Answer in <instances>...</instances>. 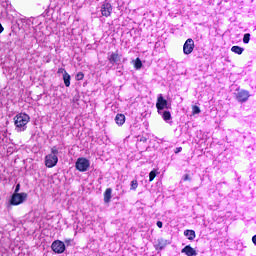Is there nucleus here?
I'll return each mask as SVG.
<instances>
[{
    "mask_svg": "<svg viewBox=\"0 0 256 256\" xmlns=\"http://www.w3.org/2000/svg\"><path fill=\"white\" fill-rule=\"evenodd\" d=\"M193 49H195V41H193L191 38H188L183 46L184 55H191V53H193Z\"/></svg>",
    "mask_w": 256,
    "mask_h": 256,
    "instance_id": "obj_4",
    "label": "nucleus"
},
{
    "mask_svg": "<svg viewBox=\"0 0 256 256\" xmlns=\"http://www.w3.org/2000/svg\"><path fill=\"white\" fill-rule=\"evenodd\" d=\"M27 200V193H14L11 197L10 203L12 205H21V203Z\"/></svg>",
    "mask_w": 256,
    "mask_h": 256,
    "instance_id": "obj_2",
    "label": "nucleus"
},
{
    "mask_svg": "<svg viewBox=\"0 0 256 256\" xmlns=\"http://www.w3.org/2000/svg\"><path fill=\"white\" fill-rule=\"evenodd\" d=\"M50 155H56V157H57V155H59V149H57V147H55V146L52 147Z\"/></svg>",
    "mask_w": 256,
    "mask_h": 256,
    "instance_id": "obj_25",
    "label": "nucleus"
},
{
    "mask_svg": "<svg viewBox=\"0 0 256 256\" xmlns=\"http://www.w3.org/2000/svg\"><path fill=\"white\" fill-rule=\"evenodd\" d=\"M231 51L232 53H236V55H243L245 49L241 46H232Z\"/></svg>",
    "mask_w": 256,
    "mask_h": 256,
    "instance_id": "obj_15",
    "label": "nucleus"
},
{
    "mask_svg": "<svg viewBox=\"0 0 256 256\" xmlns=\"http://www.w3.org/2000/svg\"><path fill=\"white\" fill-rule=\"evenodd\" d=\"M58 73H63V75H65V73H67V71L65 70V68H59Z\"/></svg>",
    "mask_w": 256,
    "mask_h": 256,
    "instance_id": "obj_26",
    "label": "nucleus"
},
{
    "mask_svg": "<svg viewBox=\"0 0 256 256\" xmlns=\"http://www.w3.org/2000/svg\"><path fill=\"white\" fill-rule=\"evenodd\" d=\"M91 163L87 158H78L76 161V169L82 173L89 169Z\"/></svg>",
    "mask_w": 256,
    "mask_h": 256,
    "instance_id": "obj_3",
    "label": "nucleus"
},
{
    "mask_svg": "<svg viewBox=\"0 0 256 256\" xmlns=\"http://www.w3.org/2000/svg\"><path fill=\"white\" fill-rule=\"evenodd\" d=\"M107 59L112 65H115V63H118V61H121V56H119V52H112V53H108Z\"/></svg>",
    "mask_w": 256,
    "mask_h": 256,
    "instance_id": "obj_11",
    "label": "nucleus"
},
{
    "mask_svg": "<svg viewBox=\"0 0 256 256\" xmlns=\"http://www.w3.org/2000/svg\"><path fill=\"white\" fill-rule=\"evenodd\" d=\"M57 163H59V158L57 157V155L48 154L45 156V165L49 169L55 167Z\"/></svg>",
    "mask_w": 256,
    "mask_h": 256,
    "instance_id": "obj_5",
    "label": "nucleus"
},
{
    "mask_svg": "<svg viewBox=\"0 0 256 256\" xmlns=\"http://www.w3.org/2000/svg\"><path fill=\"white\" fill-rule=\"evenodd\" d=\"M184 235L189 239V241H193V239H195V232L193 230H185Z\"/></svg>",
    "mask_w": 256,
    "mask_h": 256,
    "instance_id": "obj_17",
    "label": "nucleus"
},
{
    "mask_svg": "<svg viewBox=\"0 0 256 256\" xmlns=\"http://www.w3.org/2000/svg\"><path fill=\"white\" fill-rule=\"evenodd\" d=\"M181 253H185L187 256H197V250L189 245L185 246Z\"/></svg>",
    "mask_w": 256,
    "mask_h": 256,
    "instance_id": "obj_12",
    "label": "nucleus"
},
{
    "mask_svg": "<svg viewBox=\"0 0 256 256\" xmlns=\"http://www.w3.org/2000/svg\"><path fill=\"white\" fill-rule=\"evenodd\" d=\"M170 243L171 242H169V240L160 238L156 241L154 247L156 251H163V249L166 248Z\"/></svg>",
    "mask_w": 256,
    "mask_h": 256,
    "instance_id": "obj_9",
    "label": "nucleus"
},
{
    "mask_svg": "<svg viewBox=\"0 0 256 256\" xmlns=\"http://www.w3.org/2000/svg\"><path fill=\"white\" fill-rule=\"evenodd\" d=\"M134 67L137 70H139V69H141V67H143V62H141L140 58H136V60L134 62Z\"/></svg>",
    "mask_w": 256,
    "mask_h": 256,
    "instance_id": "obj_19",
    "label": "nucleus"
},
{
    "mask_svg": "<svg viewBox=\"0 0 256 256\" xmlns=\"http://www.w3.org/2000/svg\"><path fill=\"white\" fill-rule=\"evenodd\" d=\"M192 113L193 115H199V113H201V108H199V106H193Z\"/></svg>",
    "mask_w": 256,
    "mask_h": 256,
    "instance_id": "obj_22",
    "label": "nucleus"
},
{
    "mask_svg": "<svg viewBox=\"0 0 256 256\" xmlns=\"http://www.w3.org/2000/svg\"><path fill=\"white\" fill-rule=\"evenodd\" d=\"M181 151H183V148L182 147H178V148H176L175 153H181Z\"/></svg>",
    "mask_w": 256,
    "mask_h": 256,
    "instance_id": "obj_28",
    "label": "nucleus"
},
{
    "mask_svg": "<svg viewBox=\"0 0 256 256\" xmlns=\"http://www.w3.org/2000/svg\"><path fill=\"white\" fill-rule=\"evenodd\" d=\"M31 121V117L25 113H20L14 117L15 129L18 133L27 130V124Z\"/></svg>",
    "mask_w": 256,
    "mask_h": 256,
    "instance_id": "obj_1",
    "label": "nucleus"
},
{
    "mask_svg": "<svg viewBox=\"0 0 256 256\" xmlns=\"http://www.w3.org/2000/svg\"><path fill=\"white\" fill-rule=\"evenodd\" d=\"M249 41H251V34L249 33L244 34L243 43L247 44L249 43Z\"/></svg>",
    "mask_w": 256,
    "mask_h": 256,
    "instance_id": "obj_21",
    "label": "nucleus"
},
{
    "mask_svg": "<svg viewBox=\"0 0 256 256\" xmlns=\"http://www.w3.org/2000/svg\"><path fill=\"white\" fill-rule=\"evenodd\" d=\"M156 109H158V111H163V109H167V100L163 98V94H159L157 98Z\"/></svg>",
    "mask_w": 256,
    "mask_h": 256,
    "instance_id": "obj_8",
    "label": "nucleus"
},
{
    "mask_svg": "<svg viewBox=\"0 0 256 256\" xmlns=\"http://www.w3.org/2000/svg\"><path fill=\"white\" fill-rule=\"evenodd\" d=\"M51 247L54 253L61 254L65 252V243H63L61 240L54 241Z\"/></svg>",
    "mask_w": 256,
    "mask_h": 256,
    "instance_id": "obj_6",
    "label": "nucleus"
},
{
    "mask_svg": "<svg viewBox=\"0 0 256 256\" xmlns=\"http://www.w3.org/2000/svg\"><path fill=\"white\" fill-rule=\"evenodd\" d=\"M20 189H21V184H17L14 193H19Z\"/></svg>",
    "mask_w": 256,
    "mask_h": 256,
    "instance_id": "obj_27",
    "label": "nucleus"
},
{
    "mask_svg": "<svg viewBox=\"0 0 256 256\" xmlns=\"http://www.w3.org/2000/svg\"><path fill=\"white\" fill-rule=\"evenodd\" d=\"M162 118L164 119V121H170V119H171V112L164 111L163 114H162Z\"/></svg>",
    "mask_w": 256,
    "mask_h": 256,
    "instance_id": "obj_20",
    "label": "nucleus"
},
{
    "mask_svg": "<svg viewBox=\"0 0 256 256\" xmlns=\"http://www.w3.org/2000/svg\"><path fill=\"white\" fill-rule=\"evenodd\" d=\"M139 187V182L137 180L131 181L130 191H137V188Z\"/></svg>",
    "mask_w": 256,
    "mask_h": 256,
    "instance_id": "obj_18",
    "label": "nucleus"
},
{
    "mask_svg": "<svg viewBox=\"0 0 256 256\" xmlns=\"http://www.w3.org/2000/svg\"><path fill=\"white\" fill-rule=\"evenodd\" d=\"M157 227H159V229H161V228L163 227V222L158 221V222H157Z\"/></svg>",
    "mask_w": 256,
    "mask_h": 256,
    "instance_id": "obj_30",
    "label": "nucleus"
},
{
    "mask_svg": "<svg viewBox=\"0 0 256 256\" xmlns=\"http://www.w3.org/2000/svg\"><path fill=\"white\" fill-rule=\"evenodd\" d=\"M84 77H85V74H83V72H79L76 75V81H83Z\"/></svg>",
    "mask_w": 256,
    "mask_h": 256,
    "instance_id": "obj_24",
    "label": "nucleus"
},
{
    "mask_svg": "<svg viewBox=\"0 0 256 256\" xmlns=\"http://www.w3.org/2000/svg\"><path fill=\"white\" fill-rule=\"evenodd\" d=\"M236 99L240 103H245L249 99V92L245 90H241L236 94Z\"/></svg>",
    "mask_w": 256,
    "mask_h": 256,
    "instance_id": "obj_10",
    "label": "nucleus"
},
{
    "mask_svg": "<svg viewBox=\"0 0 256 256\" xmlns=\"http://www.w3.org/2000/svg\"><path fill=\"white\" fill-rule=\"evenodd\" d=\"M155 177H157V171L156 170H152L149 173V181H153V179H155Z\"/></svg>",
    "mask_w": 256,
    "mask_h": 256,
    "instance_id": "obj_23",
    "label": "nucleus"
},
{
    "mask_svg": "<svg viewBox=\"0 0 256 256\" xmlns=\"http://www.w3.org/2000/svg\"><path fill=\"white\" fill-rule=\"evenodd\" d=\"M115 121L117 125H124L125 123V115L117 114L115 117Z\"/></svg>",
    "mask_w": 256,
    "mask_h": 256,
    "instance_id": "obj_16",
    "label": "nucleus"
},
{
    "mask_svg": "<svg viewBox=\"0 0 256 256\" xmlns=\"http://www.w3.org/2000/svg\"><path fill=\"white\" fill-rule=\"evenodd\" d=\"M252 243H254V244L256 245V235H254V236L252 237Z\"/></svg>",
    "mask_w": 256,
    "mask_h": 256,
    "instance_id": "obj_31",
    "label": "nucleus"
},
{
    "mask_svg": "<svg viewBox=\"0 0 256 256\" xmlns=\"http://www.w3.org/2000/svg\"><path fill=\"white\" fill-rule=\"evenodd\" d=\"M111 193H113V189L107 188L104 192V202L109 203L111 201Z\"/></svg>",
    "mask_w": 256,
    "mask_h": 256,
    "instance_id": "obj_13",
    "label": "nucleus"
},
{
    "mask_svg": "<svg viewBox=\"0 0 256 256\" xmlns=\"http://www.w3.org/2000/svg\"><path fill=\"white\" fill-rule=\"evenodd\" d=\"M140 141H143V142L145 143V141H147V138L142 137V138L140 139Z\"/></svg>",
    "mask_w": 256,
    "mask_h": 256,
    "instance_id": "obj_32",
    "label": "nucleus"
},
{
    "mask_svg": "<svg viewBox=\"0 0 256 256\" xmlns=\"http://www.w3.org/2000/svg\"><path fill=\"white\" fill-rule=\"evenodd\" d=\"M63 81H64V85L66 87H70L71 86V75H69V73L65 72L63 74Z\"/></svg>",
    "mask_w": 256,
    "mask_h": 256,
    "instance_id": "obj_14",
    "label": "nucleus"
},
{
    "mask_svg": "<svg viewBox=\"0 0 256 256\" xmlns=\"http://www.w3.org/2000/svg\"><path fill=\"white\" fill-rule=\"evenodd\" d=\"M184 181H191V178H189V174H186L184 176Z\"/></svg>",
    "mask_w": 256,
    "mask_h": 256,
    "instance_id": "obj_29",
    "label": "nucleus"
},
{
    "mask_svg": "<svg viewBox=\"0 0 256 256\" xmlns=\"http://www.w3.org/2000/svg\"><path fill=\"white\" fill-rule=\"evenodd\" d=\"M112 12L113 6H111V3L104 2L101 6V14L103 17H110Z\"/></svg>",
    "mask_w": 256,
    "mask_h": 256,
    "instance_id": "obj_7",
    "label": "nucleus"
}]
</instances>
